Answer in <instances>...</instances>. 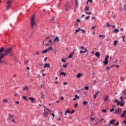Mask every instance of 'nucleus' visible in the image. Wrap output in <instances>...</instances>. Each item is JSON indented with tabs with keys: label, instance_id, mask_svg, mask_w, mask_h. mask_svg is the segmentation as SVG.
<instances>
[{
	"label": "nucleus",
	"instance_id": "5fc2aeb1",
	"mask_svg": "<svg viewBox=\"0 0 126 126\" xmlns=\"http://www.w3.org/2000/svg\"><path fill=\"white\" fill-rule=\"evenodd\" d=\"M66 66H67V65H65V64H63V67H65H65H66Z\"/></svg>",
	"mask_w": 126,
	"mask_h": 126
},
{
	"label": "nucleus",
	"instance_id": "09e8293b",
	"mask_svg": "<svg viewBox=\"0 0 126 126\" xmlns=\"http://www.w3.org/2000/svg\"><path fill=\"white\" fill-rule=\"evenodd\" d=\"M23 99H25L26 100V101H27V97H26V96H23Z\"/></svg>",
	"mask_w": 126,
	"mask_h": 126
},
{
	"label": "nucleus",
	"instance_id": "c03bdc74",
	"mask_svg": "<svg viewBox=\"0 0 126 126\" xmlns=\"http://www.w3.org/2000/svg\"><path fill=\"white\" fill-rule=\"evenodd\" d=\"M74 110H72L71 112H70V114H74Z\"/></svg>",
	"mask_w": 126,
	"mask_h": 126
},
{
	"label": "nucleus",
	"instance_id": "864d4df0",
	"mask_svg": "<svg viewBox=\"0 0 126 126\" xmlns=\"http://www.w3.org/2000/svg\"><path fill=\"white\" fill-rule=\"evenodd\" d=\"M111 68V67H108V66H107L106 67V69H110Z\"/></svg>",
	"mask_w": 126,
	"mask_h": 126
},
{
	"label": "nucleus",
	"instance_id": "412c9836",
	"mask_svg": "<svg viewBox=\"0 0 126 126\" xmlns=\"http://www.w3.org/2000/svg\"><path fill=\"white\" fill-rule=\"evenodd\" d=\"M113 32H114V33H119V29H115Z\"/></svg>",
	"mask_w": 126,
	"mask_h": 126
},
{
	"label": "nucleus",
	"instance_id": "603ef678",
	"mask_svg": "<svg viewBox=\"0 0 126 126\" xmlns=\"http://www.w3.org/2000/svg\"><path fill=\"white\" fill-rule=\"evenodd\" d=\"M29 63V61H25V63H26V64H27L28 63Z\"/></svg>",
	"mask_w": 126,
	"mask_h": 126
},
{
	"label": "nucleus",
	"instance_id": "423d86ee",
	"mask_svg": "<svg viewBox=\"0 0 126 126\" xmlns=\"http://www.w3.org/2000/svg\"><path fill=\"white\" fill-rule=\"evenodd\" d=\"M0 63H3V61L1 60V59H3V56H2V53H0Z\"/></svg>",
	"mask_w": 126,
	"mask_h": 126
},
{
	"label": "nucleus",
	"instance_id": "7ed1b4c3",
	"mask_svg": "<svg viewBox=\"0 0 126 126\" xmlns=\"http://www.w3.org/2000/svg\"><path fill=\"white\" fill-rule=\"evenodd\" d=\"M8 116V119L9 120H10V121H11V122L14 123H16V121H14V119H13V115L9 114Z\"/></svg>",
	"mask_w": 126,
	"mask_h": 126
},
{
	"label": "nucleus",
	"instance_id": "72a5a7b5",
	"mask_svg": "<svg viewBox=\"0 0 126 126\" xmlns=\"http://www.w3.org/2000/svg\"><path fill=\"white\" fill-rule=\"evenodd\" d=\"M120 80H121V81H124V80H125V78H124V77H121L120 78Z\"/></svg>",
	"mask_w": 126,
	"mask_h": 126
},
{
	"label": "nucleus",
	"instance_id": "de8ad7c7",
	"mask_svg": "<svg viewBox=\"0 0 126 126\" xmlns=\"http://www.w3.org/2000/svg\"><path fill=\"white\" fill-rule=\"evenodd\" d=\"M85 89H86V90H88V89H89V87H85Z\"/></svg>",
	"mask_w": 126,
	"mask_h": 126
},
{
	"label": "nucleus",
	"instance_id": "13d9d810",
	"mask_svg": "<svg viewBox=\"0 0 126 126\" xmlns=\"http://www.w3.org/2000/svg\"><path fill=\"white\" fill-rule=\"evenodd\" d=\"M96 28V26H94L92 27V29L94 30Z\"/></svg>",
	"mask_w": 126,
	"mask_h": 126
},
{
	"label": "nucleus",
	"instance_id": "f03ea898",
	"mask_svg": "<svg viewBox=\"0 0 126 126\" xmlns=\"http://www.w3.org/2000/svg\"><path fill=\"white\" fill-rule=\"evenodd\" d=\"M10 53H11V49L7 48L4 51V54H2V55L3 57H6V56H7V55H8V54H10Z\"/></svg>",
	"mask_w": 126,
	"mask_h": 126
},
{
	"label": "nucleus",
	"instance_id": "6e6d98bb",
	"mask_svg": "<svg viewBox=\"0 0 126 126\" xmlns=\"http://www.w3.org/2000/svg\"><path fill=\"white\" fill-rule=\"evenodd\" d=\"M35 55H40V53H39V52H37L36 53H35Z\"/></svg>",
	"mask_w": 126,
	"mask_h": 126
},
{
	"label": "nucleus",
	"instance_id": "79ce46f5",
	"mask_svg": "<svg viewBox=\"0 0 126 126\" xmlns=\"http://www.w3.org/2000/svg\"><path fill=\"white\" fill-rule=\"evenodd\" d=\"M62 62L63 63H65V60H64L63 58L62 60Z\"/></svg>",
	"mask_w": 126,
	"mask_h": 126
},
{
	"label": "nucleus",
	"instance_id": "f3484780",
	"mask_svg": "<svg viewBox=\"0 0 126 126\" xmlns=\"http://www.w3.org/2000/svg\"><path fill=\"white\" fill-rule=\"evenodd\" d=\"M60 75H63V76H65V75H66V73L63 72H62L61 73H60Z\"/></svg>",
	"mask_w": 126,
	"mask_h": 126
},
{
	"label": "nucleus",
	"instance_id": "338daca9",
	"mask_svg": "<svg viewBox=\"0 0 126 126\" xmlns=\"http://www.w3.org/2000/svg\"><path fill=\"white\" fill-rule=\"evenodd\" d=\"M75 108H76L77 107V103H76L74 106Z\"/></svg>",
	"mask_w": 126,
	"mask_h": 126
},
{
	"label": "nucleus",
	"instance_id": "3c124183",
	"mask_svg": "<svg viewBox=\"0 0 126 126\" xmlns=\"http://www.w3.org/2000/svg\"><path fill=\"white\" fill-rule=\"evenodd\" d=\"M80 31V30L78 29V30H76V33H77V32H79Z\"/></svg>",
	"mask_w": 126,
	"mask_h": 126
},
{
	"label": "nucleus",
	"instance_id": "f257e3e1",
	"mask_svg": "<svg viewBox=\"0 0 126 126\" xmlns=\"http://www.w3.org/2000/svg\"><path fill=\"white\" fill-rule=\"evenodd\" d=\"M34 26H37L36 22H35V15H32L31 19V28H33Z\"/></svg>",
	"mask_w": 126,
	"mask_h": 126
},
{
	"label": "nucleus",
	"instance_id": "2f4dec72",
	"mask_svg": "<svg viewBox=\"0 0 126 126\" xmlns=\"http://www.w3.org/2000/svg\"><path fill=\"white\" fill-rule=\"evenodd\" d=\"M86 13L87 14H88V15H91V14H92V12H86Z\"/></svg>",
	"mask_w": 126,
	"mask_h": 126
},
{
	"label": "nucleus",
	"instance_id": "774afa93",
	"mask_svg": "<svg viewBox=\"0 0 126 126\" xmlns=\"http://www.w3.org/2000/svg\"><path fill=\"white\" fill-rule=\"evenodd\" d=\"M52 116L53 117V118H55V114H52Z\"/></svg>",
	"mask_w": 126,
	"mask_h": 126
},
{
	"label": "nucleus",
	"instance_id": "c9c22d12",
	"mask_svg": "<svg viewBox=\"0 0 126 126\" xmlns=\"http://www.w3.org/2000/svg\"><path fill=\"white\" fill-rule=\"evenodd\" d=\"M41 95H42L41 98L42 99H44V94H43V93H41Z\"/></svg>",
	"mask_w": 126,
	"mask_h": 126
},
{
	"label": "nucleus",
	"instance_id": "58836bf2",
	"mask_svg": "<svg viewBox=\"0 0 126 126\" xmlns=\"http://www.w3.org/2000/svg\"><path fill=\"white\" fill-rule=\"evenodd\" d=\"M120 105H121V106H122V107H124V106H125V103L124 102H122L120 103Z\"/></svg>",
	"mask_w": 126,
	"mask_h": 126
},
{
	"label": "nucleus",
	"instance_id": "c756f323",
	"mask_svg": "<svg viewBox=\"0 0 126 126\" xmlns=\"http://www.w3.org/2000/svg\"><path fill=\"white\" fill-rule=\"evenodd\" d=\"M99 38L103 37V39H104L105 38V35H99Z\"/></svg>",
	"mask_w": 126,
	"mask_h": 126
},
{
	"label": "nucleus",
	"instance_id": "4be33fe9",
	"mask_svg": "<svg viewBox=\"0 0 126 126\" xmlns=\"http://www.w3.org/2000/svg\"><path fill=\"white\" fill-rule=\"evenodd\" d=\"M75 3L76 4V7L78 6V1L77 0H75Z\"/></svg>",
	"mask_w": 126,
	"mask_h": 126
},
{
	"label": "nucleus",
	"instance_id": "0e129e2a",
	"mask_svg": "<svg viewBox=\"0 0 126 126\" xmlns=\"http://www.w3.org/2000/svg\"><path fill=\"white\" fill-rule=\"evenodd\" d=\"M120 30L122 31V32H124V28H121Z\"/></svg>",
	"mask_w": 126,
	"mask_h": 126
},
{
	"label": "nucleus",
	"instance_id": "f704fd0d",
	"mask_svg": "<svg viewBox=\"0 0 126 126\" xmlns=\"http://www.w3.org/2000/svg\"><path fill=\"white\" fill-rule=\"evenodd\" d=\"M65 112L68 114H70V111H69V109H67Z\"/></svg>",
	"mask_w": 126,
	"mask_h": 126
},
{
	"label": "nucleus",
	"instance_id": "473e14b6",
	"mask_svg": "<svg viewBox=\"0 0 126 126\" xmlns=\"http://www.w3.org/2000/svg\"><path fill=\"white\" fill-rule=\"evenodd\" d=\"M106 24H107L106 27H112V26L110 25V24L106 23Z\"/></svg>",
	"mask_w": 126,
	"mask_h": 126
},
{
	"label": "nucleus",
	"instance_id": "dca6fc26",
	"mask_svg": "<svg viewBox=\"0 0 126 126\" xmlns=\"http://www.w3.org/2000/svg\"><path fill=\"white\" fill-rule=\"evenodd\" d=\"M108 99H109L108 96H105V97L104 98L105 102H107V101H108Z\"/></svg>",
	"mask_w": 126,
	"mask_h": 126
},
{
	"label": "nucleus",
	"instance_id": "0eeeda50",
	"mask_svg": "<svg viewBox=\"0 0 126 126\" xmlns=\"http://www.w3.org/2000/svg\"><path fill=\"white\" fill-rule=\"evenodd\" d=\"M126 110H124L123 111V114L121 115V117L122 118H126Z\"/></svg>",
	"mask_w": 126,
	"mask_h": 126
},
{
	"label": "nucleus",
	"instance_id": "39448f33",
	"mask_svg": "<svg viewBox=\"0 0 126 126\" xmlns=\"http://www.w3.org/2000/svg\"><path fill=\"white\" fill-rule=\"evenodd\" d=\"M80 49H84V51L80 50V54H83V53H86L87 52V49L86 48H84V47L82 46L80 48Z\"/></svg>",
	"mask_w": 126,
	"mask_h": 126
},
{
	"label": "nucleus",
	"instance_id": "c85d7f7f",
	"mask_svg": "<svg viewBox=\"0 0 126 126\" xmlns=\"http://www.w3.org/2000/svg\"><path fill=\"white\" fill-rule=\"evenodd\" d=\"M2 101L4 103H7V101H8L7 99H3Z\"/></svg>",
	"mask_w": 126,
	"mask_h": 126
},
{
	"label": "nucleus",
	"instance_id": "1a4fd4ad",
	"mask_svg": "<svg viewBox=\"0 0 126 126\" xmlns=\"http://www.w3.org/2000/svg\"><path fill=\"white\" fill-rule=\"evenodd\" d=\"M54 42H60L59 36H57L54 40Z\"/></svg>",
	"mask_w": 126,
	"mask_h": 126
},
{
	"label": "nucleus",
	"instance_id": "7c9ffc66",
	"mask_svg": "<svg viewBox=\"0 0 126 126\" xmlns=\"http://www.w3.org/2000/svg\"><path fill=\"white\" fill-rule=\"evenodd\" d=\"M10 8V4H8L7 6V10L9 9Z\"/></svg>",
	"mask_w": 126,
	"mask_h": 126
},
{
	"label": "nucleus",
	"instance_id": "a18cd8bd",
	"mask_svg": "<svg viewBox=\"0 0 126 126\" xmlns=\"http://www.w3.org/2000/svg\"><path fill=\"white\" fill-rule=\"evenodd\" d=\"M102 112H103V113H106V112H107V110L106 109L102 110Z\"/></svg>",
	"mask_w": 126,
	"mask_h": 126
},
{
	"label": "nucleus",
	"instance_id": "5701e85b",
	"mask_svg": "<svg viewBox=\"0 0 126 126\" xmlns=\"http://www.w3.org/2000/svg\"><path fill=\"white\" fill-rule=\"evenodd\" d=\"M85 11H88V10H89V7L88 6H86L85 8Z\"/></svg>",
	"mask_w": 126,
	"mask_h": 126
},
{
	"label": "nucleus",
	"instance_id": "052dcab7",
	"mask_svg": "<svg viewBox=\"0 0 126 126\" xmlns=\"http://www.w3.org/2000/svg\"><path fill=\"white\" fill-rule=\"evenodd\" d=\"M77 22H80V20L79 19H78L77 20Z\"/></svg>",
	"mask_w": 126,
	"mask_h": 126
},
{
	"label": "nucleus",
	"instance_id": "aec40b11",
	"mask_svg": "<svg viewBox=\"0 0 126 126\" xmlns=\"http://www.w3.org/2000/svg\"><path fill=\"white\" fill-rule=\"evenodd\" d=\"M4 51V48H0V54H1V53H2V52H3Z\"/></svg>",
	"mask_w": 126,
	"mask_h": 126
},
{
	"label": "nucleus",
	"instance_id": "393cba45",
	"mask_svg": "<svg viewBox=\"0 0 126 126\" xmlns=\"http://www.w3.org/2000/svg\"><path fill=\"white\" fill-rule=\"evenodd\" d=\"M103 63L105 65H107V64H108L109 62H108V61H105L103 62Z\"/></svg>",
	"mask_w": 126,
	"mask_h": 126
},
{
	"label": "nucleus",
	"instance_id": "4468645a",
	"mask_svg": "<svg viewBox=\"0 0 126 126\" xmlns=\"http://www.w3.org/2000/svg\"><path fill=\"white\" fill-rule=\"evenodd\" d=\"M81 76H82V74H81V73H78L77 74V78H80Z\"/></svg>",
	"mask_w": 126,
	"mask_h": 126
},
{
	"label": "nucleus",
	"instance_id": "69168bd1",
	"mask_svg": "<svg viewBox=\"0 0 126 126\" xmlns=\"http://www.w3.org/2000/svg\"><path fill=\"white\" fill-rule=\"evenodd\" d=\"M66 84H67V83L66 82L63 83V85H66Z\"/></svg>",
	"mask_w": 126,
	"mask_h": 126
},
{
	"label": "nucleus",
	"instance_id": "680f3d73",
	"mask_svg": "<svg viewBox=\"0 0 126 126\" xmlns=\"http://www.w3.org/2000/svg\"><path fill=\"white\" fill-rule=\"evenodd\" d=\"M116 67H117V68H119V67H120V65H116Z\"/></svg>",
	"mask_w": 126,
	"mask_h": 126
},
{
	"label": "nucleus",
	"instance_id": "2eb2a0df",
	"mask_svg": "<svg viewBox=\"0 0 126 126\" xmlns=\"http://www.w3.org/2000/svg\"><path fill=\"white\" fill-rule=\"evenodd\" d=\"M46 50H47V52H49V51L54 50V49L53 48V47H50L48 48L47 49H46Z\"/></svg>",
	"mask_w": 126,
	"mask_h": 126
},
{
	"label": "nucleus",
	"instance_id": "bf43d9fd",
	"mask_svg": "<svg viewBox=\"0 0 126 126\" xmlns=\"http://www.w3.org/2000/svg\"><path fill=\"white\" fill-rule=\"evenodd\" d=\"M11 3V2L10 1H8L7 2V3H8V4H9V3Z\"/></svg>",
	"mask_w": 126,
	"mask_h": 126
},
{
	"label": "nucleus",
	"instance_id": "49530a36",
	"mask_svg": "<svg viewBox=\"0 0 126 126\" xmlns=\"http://www.w3.org/2000/svg\"><path fill=\"white\" fill-rule=\"evenodd\" d=\"M114 111H115V109L112 108V109L110 110V112H114Z\"/></svg>",
	"mask_w": 126,
	"mask_h": 126
},
{
	"label": "nucleus",
	"instance_id": "4c0bfd02",
	"mask_svg": "<svg viewBox=\"0 0 126 126\" xmlns=\"http://www.w3.org/2000/svg\"><path fill=\"white\" fill-rule=\"evenodd\" d=\"M95 120V118L93 117L91 118V122H92L93 121H94Z\"/></svg>",
	"mask_w": 126,
	"mask_h": 126
},
{
	"label": "nucleus",
	"instance_id": "8fccbe9b",
	"mask_svg": "<svg viewBox=\"0 0 126 126\" xmlns=\"http://www.w3.org/2000/svg\"><path fill=\"white\" fill-rule=\"evenodd\" d=\"M94 99H96V98H97V95L96 94H94Z\"/></svg>",
	"mask_w": 126,
	"mask_h": 126
},
{
	"label": "nucleus",
	"instance_id": "20e7f679",
	"mask_svg": "<svg viewBox=\"0 0 126 126\" xmlns=\"http://www.w3.org/2000/svg\"><path fill=\"white\" fill-rule=\"evenodd\" d=\"M115 113L117 114V115H121L122 114V109L119 108L118 109H116Z\"/></svg>",
	"mask_w": 126,
	"mask_h": 126
},
{
	"label": "nucleus",
	"instance_id": "9b49d317",
	"mask_svg": "<svg viewBox=\"0 0 126 126\" xmlns=\"http://www.w3.org/2000/svg\"><path fill=\"white\" fill-rule=\"evenodd\" d=\"M50 65L49 63H45L44 64V68H46V67H50Z\"/></svg>",
	"mask_w": 126,
	"mask_h": 126
},
{
	"label": "nucleus",
	"instance_id": "b1692460",
	"mask_svg": "<svg viewBox=\"0 0 126 126\" xmlns=\"http://www.w3.org/2000/svg\"><path fill=\"white\" fill-rule=\"evenodd\" d=\"M78 29H79L80 31H82L83 33H85V30H81L80 28H78Z\"/></svg>",
	"mask_w": 126,
	"mask_h": 126
},
{
	"label": "nucleus",
	"instance_id": "9d476101",
	"mask_svg": "<svg viewBox=\"0 0 126 126\" xmlns=\"http://www.w3.org/2000/svg\"><path fill=\"white\" fill-rule=\"evenodd\" d=\"M29 99L31 100L32 103L35 102V98L33 97H29Z\"/></svg>",
	"mask_w": 126,
	"mask_h": 126
},
{
	"label": "nucleus",
	"instance_id": "a211bd4d",
	"mask_svg": "<svg viewBox=\"0 0 126 126\" xmlns=\"http://www.w3.org/2000/svg\"><path fill=\"white\" fill-rule=\"evenodd\" d=\"M23 90H27L28 91V89H29V87L28 86H26L24 88H23Z\"/></svg>",
	"mask_w": 126,
	"mask_h": 126
},
{
	"label": "nucleus",
	"instance_id": "a19ab883",
	"mask_svg": "<svg viewBox=\"0 0 126 126\" xmlns=\"http://www.w3.org/2000/svg\"><path fill=\"white\" fill-rule=\"evenodd\" d=\"M119 125L120 123H119V122H117L116 124H114V126H119Z\"/></svg>",
	"mask_w": 126,
	"mask_h": 126
},
{
	"label": "nucleus",
	"instance_id": "4d7b16f0",
	"mask_svg": "<svg viewBox=\"0 0 126 126\" xmlns=\"http://www.w3.org/2000/svg\"><path fill=\"white\" fill-rule=\"evenodd\" d=\"M88 1H90V2H93V0H88Z\"/></svg>",
	"mask_w": 126,
	"mask_h": 126
},
{
	"label": "nucleus",
	"instance_id": "6ab92c4d",
	"mask_svg": "<svg viewBox=\"0 0 126 126\" xmlns=\"http://www.w3.org/2000/svg\"><path fill=\"white\" fill-rule=\"evenodd\" d=\"M114 102H115V103H117V106H119V105H120V102H119V100L118 99H116Z\"/></svg>",
	"mask_w": 126,
	"mask_h": 126
},
{
	"label": "nucleus",
	"instance_id": "cd10ccee",
	"mask_svg": "<svg viewBox=\"0 0 126 126\" xmlns=\"http://www.w3.org/2000/svg\"><path fill=\"white\" fill-rule=\"evenodd\" d=\"M83 104L84 105H87L88 104V102L87 101H83Z\"/></svg>",
	"mask_w": 126,
	"mask_h": 126
},
{
	"label": "nucleus",
	"instance_id": "37998d69",
	"mask_svg": "<svg viewBox=\"0 0 126 126\" xmlns=\"http://www.w3.org/2000/svg\"><path fill=\"white\" fill-rule=\"evenodd\" d=\"M75 97L76 98V99H79V96H78L77 94L75 95Z\"/></svg>",
	"mask_w": 126,
	"mask_h": 126
},
{
	"label": "nucleus",
	"instance_id": "f8f14e48",
	"mask_svg": "<svg viewBox=\"0 0 126 126\" xmlns=\"http://www.w3.org/2000/svg\"><path fill=\"white\" fill-rule=\"evenodd\" d=\"M116 122V120H112V121H110V125H113Z\"/></svg>",
	"mask_w": 126,
	"mask_h": 126
},
{
	"label": "nucleus",
	"instance_id": "6e6552de",
	"mask_svg": "<svg viewBox=\"0 0 126 126\" xmlns=\"http://www.w3.org/2000/svg\"><path fill=\"white\" fill-rule=\"evenodd\" d=\"M43 115L45 118H47V117L49 116V113L48 112L45 111L43 113Z\"/></svg>",
	"mask_w": 126,
	"mask_h": 126
},
{
	"label": "nucleus",
	"instance_id": "ddd939ff",
	"mask_svg": "<svg viewBox=\"0 0 126 126\" xmlns=\"http://www.w3.org/2000/svg\"><path fill=\"white\" fill-rule=\"evenodd\" d=\"M95 57H97V58H99V57H100V53L96 52L95 53Z\"/></svg>",
	"mask_w": 126,
	"mask_h": 126
},
{
	"label": "nucleus",
	"instance_id": "a878e982",
	"mask_svg": "<svg viewBox=\"0 0 126 126\" xmlns=\"http://www.w3.org/2000/svg\"><path fill=\"white\" fill-rule=\"evenodd\" d=\"M48 52V50H43L42 52V54H46V53H47Z\"/></svg>",
	"mask_w": 126,
	"mask_h": 126
},
{
	"label": "nucleus",
	"instance_id": "ea45409f",
	"mask_svg": "<svg viewBox=\"0 0 126 126\" xmlns=\"http://www.w3.org/2000/svg\"><path fill=\"white\" fill-rule=\"evenodd\" d=\"M89 18H90V16H87L86 17V20H88V19H89Z\"/></svg>",
	"mask_w": 126,
	"mask_h": 126
},
{
	"label": "nucleus",
	"instance_id": "e2e57ef3",
	"mask_svg": "<svg viewBox=\"0 0 126 126\" xmlns=\"http://www.w3.org/2000/svg\"><path fill=\"white\" fill-rule=\"evenodd\" d=\"M65 10H66V11H68V8H65Z\"/></svg>",
	"mask_w": 126,
	"mask_h": 126
},
{
	"label": "nucleus",
	"instance_id": "bb28decb",
	"mask_svg": "<svg viewBox=\"0 0 126 126\" xmlns=\"http://www.w3.org/2000/svg\"><path fill=\"white\" fill-rule=\"evenodd\" d=\"M117 44H118V41L115 40V41H114V46H116V45H117Z\"/></svg>",
	"mask_w": 126,
	"mask_h": 126
},
{
	"label": "nucleus",
	"instance_id": "e433bc0d",
	"mask_svg": "<svg viewBox=\"0 0 126 126\" xmlns=\"http://www.w3.org/2000/svg\"><path fill=\"white\" fill-rule=\"evenodd\" d=\"M72 57V54H70V55H69V56L68 57V59H70V58H71Z\"/></svg>",
	"mask_w": 126,
	"mask_h": 126
}]
</instances>
